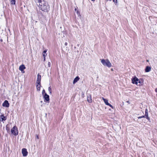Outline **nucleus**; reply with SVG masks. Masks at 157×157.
I'll use <instances>...</instances> for the list:
<instances>
[{"mask_svg":"<svg viewBox=\"0 0 157 157\" xmlns=\"http://www.w3.org/2000/svg\"><path fill=\"white\" fill-rule=\"evenodd\" d=\"M48 67H50L51 66V63L50 62H48Z\"/></svg>","mask_w":157,"mask_h":157,"instance_id":"412c9836","label":"nucleus"},{"mask_svg":"<svg viewBox=\"0 0 157 157\" xmlns=\"http://www.w3.org/2000/svg\"><path fill=\"white\" fill-rule=\"evenodd\" d=\"M115 2H116V3H117V0H116Z\"/></svg>","mask_w":157,"mask_h":157,"instance_id":"393cba45","label":"nucleus"},{"mask_svg":"<svg viewBox=\"0 0 157 157\" xmlns=\"http://www.w3.org/2000/svg\"><path fill=\"white\" fill-rule=\"evenodd\" d=\"M36 2L37 5L43 11L47 12L49 10V6L44 0H37Z\"/></svg>","mask_w":157,"mask_h":157,"instance_id":"f257e3e1","label":"nucleus"},{"mask_svg":"<svg viewBox=\"0 0 157 157\" xmlns=\"http://www.w3.org/2000/svg\"><path fill=\"white\" fill-rule=\"evenodd\" d=\"M145 116H143L142 117H138V118H141L142 117H146V118L148 120H149V118L148 116V113L147 112V109H145Z\"/></svg>","mask_w":157,"mask_h":157,"instance_id":"39448f33","label":"nucleus"},{"mask_svg":"<svg viewBox=\"0 0 157 157\" xmlns=\"http://www.w3.org/2000/svg\"><path fill=\"white\" fill-rule=\"evenodd\" d=\"M144 80L143 78H140L139 79H138V84L139 83V84H138V86H143L144 84Z\"/></svg>","mask_w":157,"mask_h":157,"instance_id":"0eeeda50","label":"nucleus"},{"mask_svg":"<svg viewBox=\"0 0 157 157\" xmlns=\"http://www.w3.org/2000/svg\"><path fill=\"white\" fill-rule=\"evenodd\" d=\"M156 96H157V94H156Z\"/></svg>","mask_w":157,"mask_h":157,"instance_id":"2f4dec72","label":"nucleus"},{"mask_svg":"<svg viewBox=\"0 0 157 157\" xmlns=\"http://www.w3.org/2000/svg\"><path fill=\"white\" fill-rule=\"evenodd\" d=\"M102 99L104 101L106 105L109 106L110 107L113 109H114V107H113V106L111 105L109 103H108V100H107V99H105V98H102Z\"/></svg>","mask_w":157,"mask_h":157,"instance_id":"20e7f679","label":"nucleus"},{"mask_svg":"<svg viewBox=\"0 0 157 157\" xmlns=\"http://www.w3.org/2000/svg\"><path fill=\"white\" fill-rule=\"evenodd\" d=\"M126 102L129 103V101H127Z\"/></svg>","mask_w":157,"mask_h":157,"instance_id":"cd10ccee","label":"nucleus"},{"mask_svg":"<svg viewBox=\"0 0 157 157\" xmlns=\"http://www.w3.org/2000/svg\"><path fill=\"white\" fill-rule=\"evenodd\" d=\"M40 83H36V87L37 90L39 91L40 89Z\"/></svg>","mask_w":157,"mask_h":157,"instance_id":"dca6fc26","label":"nucleus"},{"mask_svg":"<svg viewBox=\"0 0 157 157\" xmlns=\"http://www.w3.org/2000/svg\"><path fill=\"white\" fill-rule=\"evenodd\" d=\"M43 97L44 99V101H47L48 103L49 101V95H47L46 93H45V94L43 95Z\"/></svg>","mask_w":157,"mask_h":157,"instance_id":"423d86ee","label":"nucleus"},{"mask_svg":"<svg viewBox=\"0 0 157 157\" xmlns=\"http://www.w3.org/2000/svg\"><path fill=\"white\" fill-rule=\"evenodd\" d=\"M110 1H111L112 0H109ZM114 2H115V0H113Z\"/></svg>","mask_w":157,"mask_h":157,"instance_id":"a878e982","label":"nucleus"},{"mask_svg":"<svg viewBox=\"0 0 157 157\" xmlns=\"http://www.w3.org/2000/svg\"><path fill=\"white\" fill-rule=\"evenodd\" d=\"M67 42H65V43H64V45L65 46H67Z\"/></svg>","mask_w":157,"mask_h":157,"instance_id":"5701e85b","label":"nucleus"},{"mask_svg":"<svg viewBox=\"0 0 157 157\" xmlns=\"http://www.w3.org/2000/svg\"><path fill=\"white\" fill-rule=\"evenodd\" d=\"M111 70L113 71V69H111Z\"/></svg>","mask_w":157,"mask_h":157,"instance_id":"c756f323","label":"nucleus"},{"mask_svg":"<svg viewBox=\"0 0 157 157\" xmlns=\"http://www.w3.org/2000/svg\"><path fill=\"white\" fill-rule=\"evenodd\" d=\"M6 119V117L3 115H1L0 116V121H5Z\"/></svg>","mask_w":157,"mask_h":157,"instance_id":"ddd939ff","label":"nucleus"},{"mask_svg":"<svg viewBox=\"0 0 157 157\" xmlns=\"http://www.w3.org/2000/svg\"><path fill=\"white\" fill-rule=\"evenodd\" d=\"M79 79V78L78 76L76 77L74 80L73 84H74L78 81Z\"/></svg>","mask_w":157,"mask_h":157,"instance_id":"f3484780","label":"nucleus"},{"mask_svg":"<svg viewBox=\"0 0 157 157\" xmlns=\"http://www.w3.org/2000/svg\"><path fill=\"white\" fill-rule=\"evenodd\" d=\"M42 94L43 95V96L44 95V94H45V90H43L42 91Z\"/></svg>","mask_w":157,"mask_h":157,"instance_id":"aec40b11","label":"nucleus"},{"mask_svg":"<svg viewBox=\"0 0 157 157\" xmlns=\"http://www.w3.org/2000/svg\"><path fill=\"white\" fill-rule=\"evenodd\" d=\"M87 101L89 103L92 102V99L91 96L90 95H89V96H87Z\"/></svg>","mask_w":157,"mask_h":157,"instance_id":"4468645a","label":"nucleus"},{"mask_svg":"<svg viewBox=\"0 0 157 157\" xmlns=\"http://www.w3.org/2000/svg\"><path fill=\"white\" fill-rule=\"evenodd\" d=\"M151 68L150 67L147 66L146 68L145 71L146 72H148L151 71Z\"/></svg>","mask_w":157,"mask_h":157,"instance_id":"a211bd4d","label":"nucleus"},{"mask_svg":"<svg viewBox=\"0 0 157 157\" xmlns=\"http://www.w3.org/2000/svg\"><path fill=\"white\" fill-rule=\"evenodd\" d=\"M36 137L37 138H38V137L37 136H36Z\"/></svg>","mask_w":157,"mask_h":157,"instance_id":"c85d7f7f","label":"nucleus"},{"mask_svg":"<svg viewBox=\"0 0 157 157\" xmlns=\"http://www.w3.org/2000/svg\"><path fill=\"white\" fill-rule=\"evenodd\" d=\"M41 76L39 74H38L37 76V78L36 83H40Z\"/></svg>","mask_w":157,"mask_h":157,"instance_id":"f8f14e48","label":"nucleus"},{"mask_svg":"<svg viewBox=\"0 0 157 157\" xmlns=\"http://www.w3.org/2000/svg\"><path fill=\"white\" fill-rule=\"evenodd\" d=\"M75 10H76V8L75 9Z\"/></svg>","mask_w":157,"mask_h":157,"instance_id":"7c9ffc66","label":"nucleus"},{"mask_svg":"<svg viewBox=\"0 0 157 157\" xmlns=\"http://www.w3.org/2000/svg\"><path fill=\"white\" fill-rule=\"evenodd\" d=\"M48 90L50 93H51V88H50V87H48Z\"/></svg>","mask_w":157,"mask_h":157,"instance_id":"4be33fe9","label":"nucleus"},{"mask_svg":"<svg viewBox=\"0 0 157 157\" xmlns=\"http://www.w3.org/2000/svg\"><path fill=\"white\" fill-rule=\"evenodd\" d=\"M91 0L92 1L94 2V1H95V0Z\"/></svg>","mask_w":157,"mask_h":157,"instance_id":"bb28decb","label":"nucleus"},{"mask_svg":"<svg viewBox=\"0 0 157 157\" xmlns=\"http://www.w3.org/2000/svg\"><path fill=\"white\" fill-rule=\"evenodd\" d=\"M10 2L12 4L14 5L15 3V0H10Z\"/></svg>","mask_w":157,"mask_h":157,"instance_id":"6ab92c4d","label":"nucleus"},{"mask_svg":"<svg viewBox=\"0 0 157 157\" xmlns=\"http://www.w3.org/2000/svg\"><path fill=\"white\" fill-rule=\"evenodd\" d=\"M47 51V50H44V51L43 52L42 55H43V56L44 57V61L45 60V57L47 55V54L46 53Z\"/></svg>","mask_w":157,"mask_h":157,"instance_id":"2eb2a0df","label":"nucleus"},{"mask_svg":"<svg viewBox=\"0 0 157 157\" xmlns=\"http://www.w3.org/2000/svg\"><path fill=\"white\" fill-rule=\"evenodd\" d=\"M11 133L14 136H17L18 134L17 128L16 126H14L11 129Z\"/></svg>","mask_w":157,"mask_h":157,"instance_id":"7ed1b4c3","label":"nucleus"},{"mask_svg":"<svg viewBox=\"0 0 157 157\" xmlns=\"http://www.w3.org/2000/svg\"><path fill=\"white\" fill-rule=\"evenodd\" d=\"M155 91L156 93H157V88L155 89Z\"/></svg>","mask_w":157,"mask_h":157,"instance_id":"b1692460","label":"nucleus"},{"mask_svg":"<svg viewBox=\"0 0 157 157\" xmlns=\"http://www.w3.org/2000/svg\"><path fill=\"white\" fill-rule=\"evenodd\" d=\"M101 62L102 65L104 66H106L109 68H110L112 66L111 63L108 59H101Z\"/></svg>","mask_w":157,"mask_h":157,"instance_id":"f03ea898","label":"nucleus"},{"mask_svg":"<svg viewBox=\"0 0 157 157\" xmlns=\"http://www.w3.org/2000/svg\"><path fill=\"white\" fill-rule=\"evenodd\" d=\"M132 82L133 84H137V78L135 76L132 78Z\"/></svg>","mask_w":157,"mask_h":157,"instance_id":"1a4fd4ad","label":"nucleus"},{"mask_svg":"<svg viewBox=\"0 0 157 157\" xmlns=\"http://www.w3.org/2000/svg\"><path fill=\"white\" fill-rule=\"evenodd\" d=\"M25 68V67L24 65H21L19 67V69L21 71L22 73L24 72V70Z\"/></svg>","mask_w":157,"mask_h":157,"instance_id":"9b49d317","label":"nucleus"},{"mask_svg":"<svg viewBox=\"0 0 157 157\" xmlns=\"http://www.w3.org/2000/svg\"><path fill=\"white\" fill-rule=\"evenodd\" d=\"M22 153L23 156H26L28 155V152L26 148H23L22 149Z\"/></svg>","mask_w":157,"mask_h":157,"instance_id":"6e6552de","label":"nucleus"},{"mask_svg":"<svg viewBox=\"0 0 157 157\" xmlns=\"http://www.w3.org/2000/svg\"><path fill=\"white\" fill-rule=\"evenodd\" d=\"M9 103L8 101L7 100H5L3 103L2 104V106H3L8 107L9 106Z\"/></svg>","mask_w":157,"mask_h":157,"instance_id":"9d476101","label":"nucleus"}]
</instances>
